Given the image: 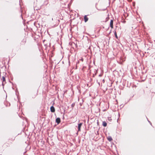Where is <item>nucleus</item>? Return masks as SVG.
Masks as SVG:
<instances>
[{"instance_id":"obj_1","label":"nucleus","mask_w":155,"mask_h":155,"mask_svg":"<svg viewBox=\"0 0 155 155\" xmlns=\"http://www.w3.org/2000/svg\"><path fill=\"white\" fill-rule=\"evenodd\" d=\"M82 125V123H80L78 124V131H81V128Z\"/></svg>"},{"instance_id":"obj_2","label":"nucleus","mask_w":155,"mask_h":155,"mask_svg":"<svg viewBox=\"0 0 155 155\" xmlns=\"http://www.w3.org/2000/svg\"><path fill=\"white\" fill-rule=\"evenodd\" d=\"M51 111L52 112H54L55 111V109L53 106H51L50 107Z\"/></svg>"},{"instance_id":"obj_3","label":"nucleus","mask_w":155,"mask_h":155,"mask_svg":"<svg viewBox=\"0 0 155 155\" xmlns=\"http://www.w3.org/2000/svg\"><path fill=\"white\" fill-rule=\"evenodd\" d=\"M113 21L112 20H110V26L111 28H113Z\"/></svg>"},{"instance_id":"obj_4","label":"nucleus","mask_w":155,"mask_h":155,"mask_svg":"<svg viewBox=\"0 0 155 155\" xmlns=\"http://www.w3.org/2000/svg\"><path fill=\"white\" fill-rule=\"evenodd\" d=\"M61 122V120L60 118L58 117L56 119V122L58 124Z\"/></svg>"},{"instance_id":"obj_5","label":"nucleus","mask_w":155,"mask_h":155,"mask_svg":"<svg viewBox=\"0 0 155 155\" xmlns=\"http://www.w3.org/2000/svg\"><path fill=\"white\" fill-rule=\"evenodd\" d=\"M84 20L85 22H87L88 20V18L87 17V15H85L84 17Z\"/></svg>"},{"instance_id":"obj_6","label":"nucleus","mask_w":155,"mask_h":155,"mask_svg":"<svg viewBox=\"0 0 155 155\" xmlns=\"http://www.w3.org/2000/svg\"><path fill=\"white\" fill-rule=\"evenodd\" d=\"M102 125L103 126L106 127L107 126V123L105 121H103L102 122Z\"/></svg>"},{"instance_id":"obj_7","label":"nucleus","mask_w":155,"mask_h":155,"mask_svg":"<svg viewBox=\"0 0 155 155\" xmlns=\"http://www.w3.org/2000/svg\"><path fill=\"white\" fill-rule=\"evenodd\" d=\"M107 140L109 141H111L112 140V139L111 137L109 136L107 137Z\"/></svg>"},{"instance_id":"obj_8","label":"nucleus","mask_w":155,"mask_h":155,"mask_svg":"<svg viewBox=\"0 0 155 155\" xmlns=\"http://www.w3.org/2000/svg\"><path fill=\"white\" fill-rule=\"evenodd\" d=\"M2 80H3V82H2V85H3V82L5 81V78L4 76H3L2 77Z\"/></svg>"},{"instance_id":"obj_9","label":"nucleus","mask_w":155,"mask_h":155,"mask_svg":"<svg viewBox=\"0 0 155 155\" xmlns=\"http://www.w3.org/2000/svg\"><path fill=\"white\" fill-rule=\"evenodd\" d=\"M114 35H115V37H116V38H117V33H116V31H115V32H114Z\"/></svg>"},{"instance_id":"obj_10","label":"nucleus","mask_w":155,"mask_h":155,"mask_svg":"<svg viewBox=\"0 0 155 155\" xmlns=\"http://www.w3.org/2000/svg\"><path fill=\"white\" fill-rule=\"evenodd\" d=\"M148 121L149 122V123L150 124H151V122L150 121H149L148 120Z\"/></svg>"},{"instance_id":"obj_11","label":"nucleus","mask_w":155,"mask_h":155,"mask_svg":"<svg viewBox=\"0 0 155 155\" xmlns=\"http://www.w3.org/2000/svg\"><path fill=\"white\" fill-rule=\"evenodd\" d=\"M123 23H125V22H126V21H123Z\"/></svg>"},{"instance_id":"obj_12","label":"nucleus","mask_w":155,"mask_h":155,"mask_svg":"<svg viewBox=\"0 0 155 155\" xmlns=\"http://www.w3.org/2000/svg\"><path fill=\"white\" fill-rule=\"evenodd\" d=\"M99 77H101V75L100 74V75H99Z\"/></svg>"},{"instance_id":"obj_13","label":"nucleus","mask_w":155,"mask_h":155,"mask_svg":"<svg viewBox=\"0 0 155 155\" xmlns=\"http://www.w3.org/2000/svg\"><path fill=\"white\" fill-rule=\"evenodd\" d=\"M68 62H69V64H70V63L69 60V61Z\"/></svg>"},{"instance_id":"obj_14","label":"nucleus","mask_w":155,"mask_h":155,"mask_svg":"<svg viewBox=\"0 0 155 155\" xmlns=\"http://www.w3.org/2000/svg\"><path fill=\"white\" fill-rule=\"evenodd\" d=\"M52 20H53V18H52Z\"/></svg>"}]
</instances>
